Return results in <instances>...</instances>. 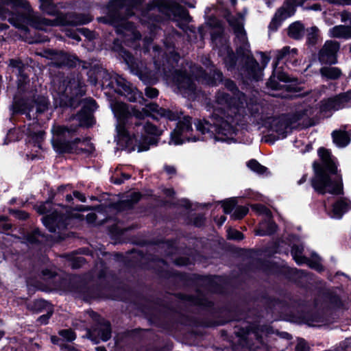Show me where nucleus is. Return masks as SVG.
Instances as JSON below:
<instances>
[{"mask_svg":"<svg viewBox=\"0 0 351 351\" xmlns=\"http://www.w3.org/2000/svg\"><path fill=\"white\" fill-rule=\"evenodd\" d=\"M111 109L117 117L118 124L117 125L118 143L125 145L129 151L141 152L149 149L150 145L157 143V137L161 134L160 131L154 125L147 123L143 126L135 123L137 128L136 133L130 135V128H126L125 121L133 123V118L142 119L148 114L147 110L142 111L132 107H128L123 102H114L110 104Z\"/></svg>","mask_w":351,"mask_h":351,"instance_id":"f257e3e1","label":"nucleus"},{"mask_svg":"<svg viewBox=\"0 0 351 351\" xmlns=\"http://www.w3.org/2000/svg\"><path fill=\"white\" fill-rule=\"evenodd\" d=\"M218 104L224 106L221 115L215 112L211 119L212 123L198 121L195 123L197 130L202 134H208V138L213 137L215 141L230 143L235 133L234 125L239 120L236 114V108L229 104V97L225 93H219L217 97ZM206 136L204 139H206Z\"/></svg>","mask_w":351,"mask_h":351,"instance_id":"f03ea898","label":"nucleus"},{"mask_svg":"<svg viewBox=\"0 0 351 351\" xmlns=\"http://www.w3.org/2000/svg\"><path fill=\"white\" fill-rule=\"evenodd\" d=\"M318 154L323 162L324 167L318 168L314 165L315 174L311 181L312 186L321 194H340L343 190L342 178L337 173L330 152L324 148H319Z\"/></svg>","mask_w":351,"mask_h":351,"instance_id":"7ed1b4c3","label":"nucleus"},{"mask_svg":"<svg viewBox=\"0 0 351 351\" xmlns=\"http://www.w3.org/2000/svg\"><path fill=\"white\" fill-rule=\"evenodd\" d=\"M0 16L8 21L15 27L20 29H26V25L29 24L38 27L36 23L41 22L46 25H53L48 21L41 19L34 14L28 2L25 0H1Z\"/></svg>","mask_w":351,"mask_h":351,"instance_id":"20e7f679","label":"nucleus"},{"mask_svg":"<svg viewBox=\"0 0 351 351\" xmlns=\"http://www.w3.org/2000/svg\"><path fill=\"white\" fill-rule=\"evenodd\" d=\"M298 50L295 48L291 49L289 47H285L281 50H278L276 52V62L274 68L273 74L269 78L267 82V86L273 90H278L286 88V85H282L280 82H291L290 77L284 71L277 68V64L280 61H285L287 62H292L295 64L296 62V56Z\"/></svg>","mask_w":351,"mask_h":351,"instance_id":"39448f33","label":"nucleus"},{"mask_svg":"<svg viewBox=\"0 0 351 351\" xmlns=\"http://www.w3.org/2000/svg\"><path fill=\"white\" fill-rule=\"evenodd\" d=\"M244 17V14H238L236 16L229 17L228 21L235 34L234 43L237 46V54L248 57L250 52V43L243 27Z\"/></svg>","mask_w":351,"mask_h":351,"instance_id":"423d86ee","label":"nucleus"},{"mask_svg":"<svg viewBox=\"0 0 351 351\" xmlns=\"http://www.w3.org/2000/svg\"><path fill=\"white\" fill-rule=\"evenodd\" d=\"M51 131L53 133V146L57 152L63 153L71 152L75 143L80 144V145L77 147L78 150L82 152L85 150L83 147V145L86 143L85 141H82L80 139H76L73 143L64 141V140L69 136L70 134L75 131V129L69 130L65 127L56 125L53 127Z\"/></svg>","mask_w":351,"mask_h":351,"instance_id":"0eeeda50","label":"nucleus"},{"mask_svg":"<svg viewBox=\"0 0 351 351\" xmlns=\"http://www.w3.org/2000/svg\"><path fill=\"white\" fill-rule=\"evenodd\" d=\"M191 118L189 117H184L182 121L178 123L176 129L171 132L169 144L178 145L184 143L185 141H197L199 140V138L191 137Z\"/></svg>","mask_w":351,"mask_h":351,"instance_id":"6e6552de","label":"nucleus"},{"mask_svg":"<svg viewBox=\"0 0 351 351\" xmlns=\"http://www.w3.org/2000/svg\"><path fill=\"white\" fill-rule=\"evenodd\" d=\"M111 86L115 92L125 97L130 101H136L141 97V93L122 77L115 78L114 82L112 80Z\"/></svg>","mask_w":351,"mask_h":351,"instance_id":"1a4fd4ad","label":"nucleus"},{"mask_svg":"<svg viewBox=\"0 0 351 351\" xmlns=\"http://www.w3.org/2000/svg\"><path fill=\"white\" fill-rule=\"evenodd\" d=\"M252 208L256 213L263 215L266 217L265 220L260 223L258 229L256 231V234L265 236L274 233L276 230V226L270 220V211L265 206L261 204L252 205Z\"/></svg>","mask_w":351,"mask_h":351,"instance_id":"9d476101","label":"nucleus"},{"mask_svg":"<svg viewBox=\"0 0 351 351\" xmlns=\"http://www.w3.org/2000/svg\"><path fill=\"white\" fill-rule=\"evenodd\" d=\"M339 49V44L333 40L325 43L319 53V60L322 64H332L337 62V53Z\"/></svg>","mask_w":351,"mask_h":351,"instance_id":"9b49d317","label":"nucleus"},{"mask_svg":"<svg viewBox=\"0 0 351 351\" xmlns=\"http://www.w3.org/2000/svg\"><path fill=\"white\" fill-rule=\"evenodd\" d=\"M351 106V90L350 92L341 94L334 98L329 99L323 104L322 109L323 111L338 110L343 108Z\"/></svg>","mask_w":351,"mask_h":351,"instance_id":"f8f14e48","label":"nucleus"},{"mask_svg":"<svg viewBox=\"0 0 351 351\" xmlns=\"http://www.w3.org/2000/svg\"><path fill=\"white\" fill-rule=\"evenodd\" d=\"M303 247L299 245H293L291 249V254L293 258L295 261V262L298 265L302 264H307L311 267L317 270L321 271L322 269V267L319 263V258L315 254H313V257L314 261H312L305 256H302Z\"/></svg>","mask_w":351,"mask_h":351,"instance_id":"ddd939ff","label":"nucleus"},{"mask_svg":"<svg viewBox=\"0 0 351 351\" xmlns=\"http://www.w3.org/2000/svg\"><path fill=\"white\" fill-rule=\"evenodd\" d=\"M174 82L180 92L186 94L188 92H193L194 84L191 77L182 72H176L174 76Z\"/></svg>","mask_w":351,"mask_h":351,"instance_id":"4468645a","label":"nucleus"},{"mask_svg":"<svg viewBox=\"0 0 351 351\" xmlns=\"http://www.w3.org/2000/svg\"><path fill=\"white\" fill-rule=\"evenodd\" d=\"M60 93L66 97L69 96V93L76 96L83 95L85 93L84 86L78 79H73L66 82V88H62Z\"/></svg>","mask_w":351,"mask_h":351,"instance_id":"2eb2a0df","label":"nucleus"},{"mask_svg":"<svg viewBox=\"0 0 351 351\" xmlns=\"http://www.w3.org/2000/svg\"><path fill=\"white\" fill-rule=\"evenodd\" d=\"M271 129L278 134V138H283L291 129L287 122L281 118H271Z\"/></svg>","mask_w":351,"mask_h":351,"instance_id":"dca6fc26","label":"nucleus"},{"mask_svg":"<svg viewBox=\"0 0 351 351\" xmlns=\"http://www.w3.org/2000/svg\"><path fill=\"white\" fill-rule=\"evenodd\" d=\"M64 216L59 215L55 211L51 215H47L43 218L44 225L49 229L50 232H56V227L60 226L61 221L63 220Z\"/></svg>","mask_w":351,"mask_h":351,"instance_id":"f3484780","label":"nucleus"},{"mask_svg":"<svg viewBox=\"0 0 351 351\" xmlns=\"http://www.w3.org/2000/svg\"><path fill=\"white\" fill-rule=\"evenodd\" d=\"M328 36L330 38L350 39L351 38V26L336 25L328 31Z\"/></svg>","mask_w":351,"mask_h":351,"instance_id":"a211bd4d","label":"nucleus"},{"mask_svg":"<svg viewBox=\"0 0 351 351\" xmlns=\"http://www.w3.org/2000/svg\"><path fill=\"white\" fill-rule=\"evenodd\" d=\"M350 209L351 202L350 200L346 199L339 200L333 205L331 217L339 219Z\"/></svg>","mask_w":351,"mask_h":351,"instance_id":"6ab92c4d","label":"nucleus"},{"mask_svg":"<svg viewBox=\"0 0 351 351\" xmlns=\"http://www.w3.org/2000/svg\"><path fill=\"white\" fill-rule=\"evenodd\" d=\"M350 136H351V131L348 134L341 129L332 133L333 142L339 147H344L350 143Z\"/></svg>","mask_w":351,"mask_h":351,"instance_id":"aec40b11","label":"nucleus"},{"mask_svg":"<svg viewBox=\"0 0 351 351\" xmlns=\"http://www.w3.org/2000/svg\"><path fill=\"white\" fill-rule=\"evenodd\" d=\"M168 10L173 16H179L181 19H186L189 17L187 12L174 1H169L167 2Z\"/></svg>","mask_w":351,"mask_h":351,"instance_id":"412c9836","label":"nucleus"},{"mask_svg":"<svg viewBox=\"0 0 351 351\" xmlns=\"http://www.w3.org/2000/svg\"><path fill=\"white\" fill-rule=\"evenodd\" d=\"M94 332L97 335L102 341H108L111 337V328L109 322L106 321L103 322L94 330Z\"/></svg>","mask_w":351,"mask_h":351,"instance_id":"4be33fe9","label":"nucleus"},{"mask_svg":"<svg viewBox=\"0 0 351 351\" xmlns=\"http://www.w3.org/2000/svg\"><path fill=\"white\" fill-rule=\"evenodd\" d=\"M304 34V27L303 25L299 22L292 23L288 30L289 36L294 39L301 38Z\"/></svg>","mask_w":351,"mask_h":351,"instance_id":"5701e85b","label":"nucleus"},{"mask_svg":"<svg viewBox=\"0 0 351 351\" xmlns=\"http://www.w3.org/2000/svg\"><path fill=\"white\" fill-rule=\"evenodd\" d=\"M322 77L328 80H335L340 77L341 72L337 67L325 66L320 69Z\"/></svg>","mask_w":351,"mask_h":351,"instance_id":"b1692460","label":"nucleus"},{"mask_svg":"<svg viewBox=\"0 0 351 351\" xmlns=\"http://www.w3.org/2000/svg\"><path fill=\"white\" fill-rule=\"evenodd\" d=\"M148 107L149 110L152 111H158L161 116L167 117L169 120H175L178 118L177 114L169 110H167L161 108L157 110L158 108V106L154 104H149Z\"/></svg>","mask_w":351,"mask_h":351,"instance_id":"393cba45","label":"nucleus"},{"mask_svg":"<svg viewBox=\"0 0 351 351\" xmlns=\"http://www.w3.org/2000/svg\"><path fill=\"white\" fill-rule=\"evenodd\" d=\"M319 38V29L317 27H312L307 29V40L309 44L315 45Z\"/></svg>","mask_w":351,"mask_h":351,"instance_id":"a878e982","label":"nucleus"},{"mask_svg":"<svg viewBox=\"0 0 351 351\" xmlns=\"http://www.w3.org/2000/svg\"><path fill=\"white\" fill-rule=\"evenodd\" d=\"M247 165L252 171L259 174L264 173L267 170L266 167L261 165L255 160H251L247 162Z\"/></svg>","mask_w":351,"mask_h":351,"instance_id":"bb28decb","label":"nucleus"},{"mask_svg":"<svg viewBox=\"0 0 351 351\" xmlns=\"http://www.w3.org/2000/svg\"><path fill=\"white\" fill-rule=\"evenodd\" d=\"M141 197L140 193L137 192H133L131 194V197L130 199L127 198L121 202V206H123L125 208H129L132 206V204L138 202Z\"/></svg>","mask_w":351,"mask_h":351,"instance_id":"cd10ccee","label":"nucleus"},{"mask_svg":"<svg viewBox=\"0 0 351 351\" xmlns=\"http://www.w3.org/2000/svg\"><path fill=\"white\" fill-rule=\"evenodd\" d=\"M237 204L236 198H231L224 201L222 204L223 212L226 214L232 213L235 208Z\"/></svg>","mask_w":351,"mask_h":351,"instance_id":"c85d7f7f","label":"nucleus"},{"mask_svg":"<svg viewBox=\"0 0 351 351\" xmlns=\"http://www.w3.org/2000/svg\"><path fill=\"white\" fill-rule=\"evenodd\" d=\"M247 212H248V208H247L245 206H239L234 209L231 217L234 219H240L243 218L245 215H246Z\"/></svg>","mask_w":351,"mask_h":351,"instance_id":"c756f323","label":"nucleus"},{"mask_svg":"<svg viewBox=\"0 0 351 351\" xmlns=\"http://www.w3.org/2000/svg\"><path fill=\"white\" fill-rule=\"evenodd\" d=\"M82 114L77 115V119L80 120V125L83 127H89L93 124V118L90 114H87L85 118L83 119Z\"/></svg>","mask_w":351,"mask_h":351,"instance_id":"7c9ffc66","label":"nucleus"},{"mask_svg":"<svg viewBox=\"0 0 351 351\" xmlns=\"http://www.w3.org/2000/svg\"><path fill=\"white\" fill-rule=\"evenodd\" d=\"M40 8L42 10L49 14H54L55 11L53 6L51 4L50 0H40Z\"/></svg>","mask_w":351,"mask_h":351,"instance_id":"2f4dec72","label":"nucleus"},{"mask_svg":"<svg viewBox=\"0 0 351 351\" xmlns=\"http://www.w3.org/2000/svg\"><path fill=\"white\" fill-rule=\"evenodd\" d=\"M59 335L67 341H72L76 337V335L71 330H62L59 332Z\"/></svg>","mask_w":351,"mask_h":351,"instance_id":"473e14b6","label":"nucleus"},{"mask_svg":"<svg viewBox=\"0 0 351 351\" xmlns=\"http://www.w3.org/2000/svg\"><path fill=\"white\" fill-rule=\"evenodd\" d=\"M47 107L48 101L45 97H42L39 102H36L35 104L36 110L39 113L44 112L46 109H47Z\"/></svg>","mask_w":351,"mask_h":351,"instance_id":"72a5a7b5","label":"nucleus"},{"mask_svg":"<svg viewBox=\"0 0 351 351\" xmlns=\"http://www.w3.org/2000/svg\"><path fill=\"white\" fill-rule=\"evenodd\" d=\"M227 236L228 239L235 240H241L243 238V234L239 231L232 228L227 230Z\"/></svg>","mask_w":351,"mask_h":351,"instance_id":"f704fd0d","label":"nucleus"},{"mask_svg":"<svg viewBox=\"0 0 351 351\" xmlns=\"http://www.w3.org/2000/svg\"><path fill=\"white\" fill-rule=\"evenodd\" d=\"M128 26L130 29L126 30V32L124 33L125 35L126 36H132L134 40L139 39L141 38L140 34L138 32L134 30L131 25H128Z\"/></svg>","mask_w":351,"mask_h":351,"instance_id":"c9c22d12","label":"nucleus"},{"mask_svg":"<svg viewBox=\"0 0 351 351\" xmlns=\"http://www.w3.org/2000/svg\"><path fill=\"white\" fill-rule=\"evenodd\" d=\"M47 302L42 300H36L34 302V307L32 308L34 311H40L41 308L46 306Z\"/></svg>","mask_w":351,"mask_h":351,"instance_id":"e433bc0d","label":"nucleus"},{"mask_svg":"<svg viewBox=\"0 0 351 351\" xmlns=\"http://www.w3.org/2000/svg\"><path fill=\"white\" fill-rule=\"evenodd\" d=\"M308 346L304 339H299L295 347V351H306Z\"/></svg>","mask_w":351,"mask_h":351,"instance_id":"4c0bfd02","label":"nucleus"},{"mask_svg":"<svg viewBox=\"0 0 351 351\" xmlns=\"http://www.w3.org/2000/svg\"><path fill=\"white\" fill-rule=\"evenodd\" d=\"M145 95L150 98L156 97L158 95V91L154 88L148 87L145 89Z\"/></svg>","mask_w":351,"mask_h":351,"instance_id":"58836bf2","label":"nucleus"},{"mask_svg":"<svg viewBox=\"0 0 351 351\" xmlns=\"http://www.w3.org/2000/svg\"><path fill=\"white\" fill-rule=\"evenodd\" d=\"M341 19L343 23H348L351 24V13L348 12H343L341 14Z\"/></svg>","mask_w":351,"mask_h":351,"instance_id":"ea45409f","label":"nucleus"},{"mask_svg":"<svg viewBox=\"0 0 351 351\" xmlns=\"http://www.w3.org/2000/svg\"><path fill=\"white\" fill-rule=\"evenodd\" d=\"M51 313H47L46 315H41L38 319V322L40 324H47L48 323L49 319L51 317Z\"/></svg>","mask_w":351,"mask_h":351,"instance_id":"a19ab883","label":"nucleus"},{"mask_svg":"<svg viewBox=\"0 0 351 351\" xmlns=\"http://www.w3.org/2000/svg\"><path fill=\"white\" fill-rule=\"evenodd\" d=\"M86 102L89 111H93L97 108V104L95 100L89 99Z\"/></svg>","mask_w":351,"mask_h":351,"instance_id":"79ce46f5","label":"nucleus"},{"mask_svg":"<svg viewBox=\"0 0 351 351\" xmlns=\"http://www.w3.org/2000/svg\"><path fill=\"white\" fill-rule=\"evenodd\" d=\"M193 73L195 75V77L199 80L201 77V75L202 73V69H199L198 68H192Z\"/></svg>","mask_w":351,"mask_h":351,"instance_id":"37998d69","label":"nucleus"},{"mask_svg":"<svg viewBox=\"0 0 351 351\" xmlns=\"http://www.w3.org/2000/svg\"><path fill=\"white\" fill-rule=\"evenodd\" d=\"M165 171L167 173V174L169 175H174L176 173V169L173 166H165L164 167Z\"/></svg>","mask_w":351,"mask_h":351,"instance_id":"c03bdc74","label":"nucleus"},{"mask_svg":"<svg viewBox=\"0 0 351 351\" xmlns=\"http://www.w3.org/2000/svg\"><path fill=\"white\" fill-rule=\"evenodd\" d=\"M73 195L75 197L77 198L79 200H80L82 202H84L86 201L85 196L82 193H81L78 191H74Z\"/></svg>","mask_w":351,"mask_h":351,"instance_id":"a18cd8bd","label":"nucleus"},{"mask_svg":"<svg viewBox=\"0 0 351 351\" xmlns=\"http://www.w3.org/2000/svg\"><path fill=\"white\" fill-rule=\"evenodd\" d=\"M226 86L228 87V88L232 91L237 89L234 83L232 81H227Z\"/></svg>","mask_w":351,"mask_h":351,"instance_id":"49530a36","label":"nucleus"},{"mask_svg":"<svg viewBox=\"0 0 351 351\" xmlns=\"http://www.w3.org/2000/svg\"><path fill=\"white\" fill-rule=\"evenodd\" d=\"M16 217H19V219H25L28 217L27 214L23 211H18L17 213H16Z\"/></svg>","mask_w":351,"mask_h":351,"instance_id":"de8ad7c7","label":"nucleus"},{"mask_svg":"<svg viewBox=\"0 0 351 351\" xmlns=\"http://www.w3.org/2000/svg\"><path fill=\"white\" fill-rule=\"evenodd\" d=\"M21 62L16 60H10L9 65L12 67H19Z\"/></svg>","mask_w":351,"mask_h":351,"instance_id":"09e8293b","label":"nucleus"},{"mask_svg":"<svg viewBox=\"0 0 351 351\" xmlns=\"http://www.w3.org/2000/svg\"><path fill=\"white\" fill-rule=\"evenodd\" d=\"M164 193L167 195V196H169V197H171L173 195H174V191L173 189H165L164 190Z\"/></svg>","mask_w":351,"mask_h":351,"instance_id":"8fccbe9b","label":"nucleus"},{"mask_svg":"<svg viewBox=\"0 0 351 351\" xmlns=\"http://www.w3.org/2000/svg\"><path fill=\"white\" fill-rule=\"evenodd\" d=\"M262 56V64L265 66L269 62V58L267 56H265L263 53L261 54Z\"/></svg>","mask_w":351,"mask_h":351,"instance_id":"3c124183","label":"nucleus"},{"mask_svg":"<svg viewBox=\"0 0 351 351\" xmlns=\"http://www.w3.org/2000/svg\"><path fill=\"white\" fill-rule=\"evenodd\" d=\"M312 149V146L309 144H307L306 146H305V149H302L301 148L300 149V152L302 153H305L306 152H308L309 150H311Z\"/></svg>","mask_w":351,"mask_h":351,"instance_id":"603ef678","label":"nucleus"},{"mask_svg":"<svg viewBox=\"0 0 351 351\" xmlns=\"http://www.w3.org/2000/svg\"><path fill=\"white\" fill-rule=\"evenodd\" d=\"M226 220V217L224 216H221L219 220L217 221L219 226H221Z\"/></svg>","mask_w":351,"mask_h":351,"instance_id":"864d4df0","label":"nucleus"},{"mask_svg":"<svg viewBox=\"0 0 351 351\" xmlns=\"http://www.w3.org/2000/svg\"><path fill=\"white\" fill-rule=\"evenodd\" d=\"M120 2L119 3V5L125 4L128 1L129 2H134L137 1L138 0H119Z\"/></svg>","mask_w":351,"mask_h":351,"instance_id":"5fc2aeb1","label":"nucleus"},{"mask_svg":"<svg viewBox=\"0 0 351 351\" xmlns=\"http://www.w3.org/2000/svg\"><path fill=\"white\" fill-rule=\"evenodd\" d=\"M250 197L254 198L255 199H259L261 198V195L258 193H255L250 195Z\"/></svg>","mask_w":351,"mask_h":351,"instance_id":"6e6d98bb","label":"nucleus"},{"mask_svg":"<svg viewBox=\"0 0 351 351\" xmlns=\"http://www.w3.org/2000/svg\"><path fill=\"white\" fill-rule=\"evenodd\" d=\"M45 206H46V205H45V204L40 206L38 208V211H39L40 213H45Z\"/></svg>","mask_w":351,"mask_h":351,"instance_id":"4d7b16f0","label":"nucleus"},{"mask_svg":"<svg viewBox=\"0 0 351 351\" xmlns=\"http://www.w3.org/2000/svg\"><path fill=\"white\" fill-rule=\"evenodd\" d=\"M311 9L314 10H321V7L319 5H314L313 6L311 7Z\"/></svg>","mask_w":351,"mask_h":351,"instance_id":"13d9d810","label":"nucleus"},{"mask_svg":"<svg viewBox=\"0 0 351 351\" xmlns=\"http://www.w3.org/2000/svg\"><path fill=\"white\" fill-rule=\"evenodd\" d=\"M112 182L114 184H121L123 182V180H118V179H116V178H113Z\"/></svg>","mask_w":351,"mask_h":351,"instance_id":"bf43d9fd","label":"nucleus"},{"mask_svg":"<svg viewBox=\"0 0 351 351\" xmlns=\"http://www.w3.org/2000/svg\"><path fill=\"white\" fill-rule=\"evenodd\" d=\"M306 176H303V177L300 180V181L298 182V183H299L300 184H301L302 183H303L304 182H305V181H306Z\"/></svg>","mask_w":351,"mask_h":351,"instance_id":"052dcab7","label":"nucleus"},{"mask_svg":"<svg viewBox=\"0 0 351 351\" xmlns=\"http://www.w3.org/2000/svg\"><path fill=\"white\" fill-rule=\"evenodd\" d=\"M66 199L68 201V202H70L73 199V197L71 195H67L66 196Z\"/></svg>","mask_w":351,"mask_h":351,"instance_id":"680f3d73","label":"nucleus"},{"mask_svg":"<svg viewBox=\"0 0 351 351\" xmlns=\"http://www.w3.org/2000/svg\"><path fill=\"white\" fill-rule=\"evenodd\" d=\"M212 39L214 42L217 43L218 40V37L215 36L214 34L212 35Z\"/></svg>","mask_w":351,"mask_h":351,"instance_id":"e2e57ef3","label":"nucleus"},{"mask_svg":"<svg viewBox=\"0 0 351 351\" xmlns=\"http://www.w3.org/2000/svg\"><path fill=\"white\" fill-rule=\"evenodd\" d=\"M139 77L142 81L146 82V80L143 77V74L141 73H139Z\"/></svg>","mask_w":351,"mask_h":351,"instance_id":"0e129e2a","label":"nucleus"},{"mask_svg":"<svg viewBox=\"0 0 351 351\" xmlns=\"http://www.w3.org/2000/svg\"><path fill=\"white\" fill-rule=\"evenodd\" d=\"M302 144L300 141H295V147L300 148V145Z\"/></svg>","mask_w":351,"mask_h":351,"instance_id":"69168bd1","label":"nucleus"},{"mask_svg":"<svg viewBox=\"0 0 351 351\" xmlns=\"http://www.w3.org/2000/svg\"><path fill=\"white\" fill-rule=\"evenodd\" d=\"M98 351H106V349L103 347H99L97 348Z\"/></svg>","mask_w":351,"mask_h":351,"instance_id":"338daca9","label":"nucleus"},{"mask_svg":"<svg viewBox=\"0 0 351 351\" xmlns=\"http://www.w3.org/2000/svg\"><path fill=\"white\" fill-rule=\"evenodd\" d=\"M51 341H52L53 343H56V337H51Z\"/></svg>","mask_w":351,"mask_h":351,"instance_id":"774afa93","label":"nucleus"}]
</instances>
